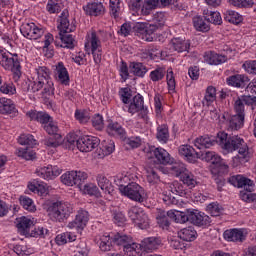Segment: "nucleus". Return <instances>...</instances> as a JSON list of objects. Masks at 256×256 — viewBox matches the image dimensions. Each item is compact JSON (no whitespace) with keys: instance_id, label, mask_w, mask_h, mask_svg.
Returning a JSON list of instances; mask_svg holds the SVG:
<instances>
[{"instance_id":"nucleus-1","label":"nucleus","mask_w":256,"mask_h":256,"mask_svg":"<svg viewBox=\"0 0 256 256\" xmlns=\"http://www.w3.org/2000/svg\"><path fill=\"white\" fill-rule=\"evenodd\" d=\"M224 151H227V153L238 151V155L232 158L233 167H239V165H243L251 159L249 146H247L243 138L237 135L229 137L228 144L224 147Z\"/></svg>"},{"instance_id":"nucleus-2","label":"nucleus","mask_w":256,"mask_h":256,"mask_svg":"<svg viewBox=\"0 0 256 256\" xmlns=\"http://www.w3.org/2000/svg\"><path fill=\"white\" fill-rule=\"evenodd\" d=\"M35 73L37 77L33 82L32 91L37 93V91L43 89L44 93H47L48 95L54 93L55 86L53 84V79H51V70L46 66H39L35 69Z\"/></svg>"},{"instance_id":"nucleus-3","label":"nucleus","mask_w":256,"mask_h":256,"mask_svg":"<svg viewBox=\"0 0 256 256\" xmlns=\"http://www.w3.org/2000/svg\"><path fill=\"white\" fill-rule=\"evenodd\" d=\"M101 33L95 30H90L86 35L85 51L88 55H92L96 65L101 63L103 59V45L101 44Z\"/></svg>"},{"instance_id":"nucleus-4","label":"nucleus","mask_w":256,"mask_h":256,"mask_svg":"<svg viewBox=\"0 0 256 256\" xmlns=\"http://www.w3.org/2000/svg\"><path fill=\"white\" fill-rule=\"evenodd\" d=\"M73 213V206L69 202H53L47 208V214L52 221H63Z\"/></svg>"},{"instance_id":"nucleus-5","label":"nucleus","mask_w":256,"mask_h":256,"mask_svg":"<svg viewBox=\"0 0 256 256\" xmlns=\"http://www.w3.org/2000/svg\"><path fill=\"white\" fill-rule=\"evenodd\" d=\"M0 65L6 71H12L15 77H21V63L19 56L10 52L0 51Z\"/></svg>"},{"instance_id":"nucleus-6","label":"nucleus","mask_w":256,"mask_h":256,"mask_svg":"<svg viewBox=\"0 0 256 256\" xmlns=\"http://www.w3.org/2000/svg\"><path fill=\"white\" fill-rule=\"evenodd\" d=\"M20 32L26 39L38 41V39L45 35V28L35 24V22L25 21L20 26Z\"/></svg>"},{"instance_id":"nucleus-7","label":"nucleus","mask_w":256,"mask_h":256,"mask_svg":"<svg viewBox=\"0 0 256 256\" xmlns=\"http://www.w3.org/2000/svg\"><path fill=\"white\" fill-rule=\"evenodd\" d=\"M165 189L169 191L163 192V201L166 203V205H174L175 203V197L171 195H179L180 197H185L187 195V189H185V186L183 184L179 183V181H174L172 183L166 184Z\"/></svg>"},{"instance_id":"nucleus-8","label":"nucleus","mask_w":256,"mask_h":256,"mask_svg":"<svg viewBox=\"0 0 256 256\" xmlns=\"http://www.w3.org/2000/svg\"><path fill=\"white\" fill-rule=\"evenodd\" d=\"M120 193L124 195V197H128V199L137 201L138 203L145 201V189L135 182H131L126 185V187H122Z\"/></svg>"},{"instance_id":"nucleus-9","label":"nucleus","mask_w":256,"mask_h":256,"mask_svg":"<svg viewBox=\"0 0 256 256\" xmlns=\"http://www.w3.org/2000/svg\"><path fill=\"white\" fill-rule=\"evenodd\" d=\"M128 217L136 227H139V229L149 228V216H147L142 208H139L138 206L131 207L128 210Z\"/></svg>"},{"instance_id":"nucleus-10","label":"nucleus","mask_w":256,"mask_h":256,"mask_svg":"<svg viewBox=\"0 0 256 256\" xmlns=\"http://www.w3.org/2000/svg\"><path fill=\"white\" fill-rule=\"evenodd\" d=\"M127 107L128 113H130V115H135V113H138L139 119H142L144 123H149V116H147V111L143 109L144 100L141 94L134 96L132 102Z\"/></svg>"},{"instance_id":"nucleus-11","label":"nucleus","mask_w":256,"mask_h":256,"mask_svg":"<svg viewBox=\"0 0 256 256\" xmlns=\"http://www.w3.org/2000/svg\"><path fill=\"white\" fill-rule=\"evenodd\" d=\"M99 142V138L95 136H82L77 140V149L82 153H90V151L99 147Z\"/></svg>"},{"instance_id":"nucleus-12","label":"nucleus","mask_w":256,"mask_h":256,"mask_svg":"<svg viewBox=\"0 0 256 256\" xmlns=\"http://www.w3.org/2000/svg\"><path fill=\"white\" fill-rule=\"evenodd\" d=\"M135 31L137 32L138 37H141L143 41H153V35L157 31L156 24H150L147 26L145 23H136L134 26Z\"/></svg>"},{"instance_id":"nucleus-13","label":"nucleus","mask_w":256,"mask_h":256,"mask_svg":"<svg viewBox=\"0 0 256 256\" xmlns=\"http://www.w3.org/2000/svg\"><path fill=\"white\" fill-rule=\"evenodd\" d=\"M89 223V212L86 210H79L75 219L68 223V229H76L77 231H83Z\"/></svg>"},{"instance_id":"nucleus-14","label":"nucleus","mask_w":256,"mask_h":256,"mask_svg":"<svg viewBox=\"0 0 256 256\" xmlns=\"http://www.w3.org/2000/svg\"><path fill=\"white\" fill-rule=\"evenodd\" d=\"M188 221L198 227H207V225H211V218L208 215H205V213H201L199 210L195 209H189Z\"/></svg>"},{"instance_id":"nucleus-15","label":"nucleus","mask_w":256,"mask_h":256,"mask_svg":"<svg viewBox=\"0 0 256 256\" xmlns=\"http://www.w3.org/2000/svg\"><path fill=\"white\" fill-rule=\"evenodd\" d=\"M35 173L38 177H41V179L49 181L51 179H55V177H59V175H61V169L58 166L48 165L38 167Z\"/></svg>"},{"instance_id":"nucleus-16","label":"nucleus","mask_w":256,"mask_h":256,"mask_svg":"<svg viewBox=\"0 0 256 256\" xmlns=\"http://www.w3.org/2000/svg\"><path fill=\"white\" fill-rule=\"evenodd\" d=\"M224 239L233 243H243L247 239V231L245 229H229L224 232Z\"/></svg>"},{"instance_id":"nucleus-17","label":"nucleus","mask_w":256,"mask_h":256,"mask_svg":"<svg viewBox=\"0 0 256 256\" xmlns=\"http://www.w3.org/2000/svg\"><path fill=\"white\" fill-rule=\"evenodd\" d=\"M230 183L234 185V187H238L239 189L243 188L244 191H253L255 189V184L253 180L246 178L243 175L232 176L230 179Z\"/></svg>"},{"instance_id":"nucleus-18","label":"nucleus","mask_w":256,"mask_h":256,"mask_svg":"<svg viewBox=\"0 0 256 256\" xmlns=\"http://www.w3.org/2000/svg\"><path fill=\"white\" fill-rule=\"evenodd\" d=\"M179 155L185 157L188 163H195L199 159V152L195 151V148L191 145H181L178 148Z\"/></svg>"},{"instance_id":"nucleus-19","label":"nucleus","mask_w":256,"mask_h":256,"mask_svg":"<svg viewBox=\"0 0 256 256\" xmlns=\"http://www.w3.org/2000/svg\"><path fill=\"white\" fill-rule=\"evenodd\" d=\"M150 153L154 155L155 159L161 165H169V163H171V155H169V152L163 148H156L151 146Z\"/></svg>"},{"instance_id":"nucleus-20","label":"nucleus","mask_w":256,"mask_h":256,"mask_svg":"<svg viewBox=\"0 0 256 256\" xmlns=\"http://www.w3.org/2000/svg\"><path fill=\"white\" fill-rule=\"evenodd\" d=\"M83 9L87 15L92 17H99L105 13V6H103V3L101 2L88 3L83 6Z\"/></svg>"},{"instance_id":"nucleus-21","label":"nucleus","mask_w":256,"mask_h":256,"mask_svg":"<svg viewBox=\"0 0 256 256\" xmlns=\"http://www.w3.org/2000/svg\"><path fill=\"white\" fill-rule=\"evenodd\" d=\"M16 227L20 235L27 237L31 231V227H33V221L29 217L22 216L17 219Z\"/></svg>"},{"instance_id":"nucleus-22","label":"nucleus","mask_w":256,"mask_h":256,"mask_svg":"<svg viewBox=\"0 0 256 256\" xmlns=\"http://www.w3.org/2000/svg\"><path fill=\"white\" fill-rule=\"evenodd\" d=\"M26 115L29 117L30 121H37V123H41L43 127L53 119L47 112H37L35 110L28 111Z\"/></svg>"},{"instance_id":"nucleus-23","label":"nucleus","mask_w":256,"mask_h":256,"mask_svg":"<svg viewBox=\"0 0 256 256\" xmlns=\"http://www.w3.org/2000/svg\"><path fill=\"white\" fill-rule=\"evenodd\" d=\"M56 80L62 85H69V72L63 62H59L54 70Z\"/></svg>"},{"instance_id":"nucleus-24","label":"nucleus","mask_w":256,"mask_h":256,"mask_svg":"<svg viewBox=\"0 0 256 256\" xmlns=\"http://www.w3.org/2000/svg\"><path fill=\"white\" fill-rule=\"evenodd\" d=\"M227 85L243 89L249 83V77L243 74H235L226 79Z\"/></svg>"},{"instance_id":"nucleus-25","label":"nucleus","mask_w":256,"mask_h":256,"mask_svg":"<svg viewBox=\"0 0 256 256\" xmlns=\"http://www.w3.org/2000/svg\"><path fill=\"white\" fill-rule=\"evenodd\" d=\"M204 61L208 65H221V63L227 62V56L208 51L204 53Z\"/></svg>"},{"instance_id":"nucleus-26","label":"nucleus","mask_w":256,"mask_h":256,"mask_svg":"<svg viewBox=\"0 0 256 256\" xmlns=\"http://www.w3.org/2000/svg\"><path fill=\"white\" fill-rule=\"evenodd\" d=\"M245 125V114H236L228 119V129L230 131H239Z\"/></svg>"},{"instance_id":"nucleus-27","label":"nucleus","mask_w":256,"mask_h":256,"mask_svg":"<svg viewBox=\"0 0 256 256\" xmlns=\"http://www.w3.org/2000/svg\"><path fill=\"white\" fill-rule=\"evenodd\" d=\"M215 143H217L215 137L209 135L199 136L194 140V146L197 147V149H209L213 147Z\"/></svg>"},{"instance_id":"nucleus-28","label":"nucleus","mask_w":256,"mask_h":256,"mask_svg":"<svg viewBox=\"0 0 256 256\" xmlns=\"http://www.w3.org/2000/svg\"><path fill=\"white\" fill-rule=\"evenodd\" d=\"M135 179H137L136 175H133V174L127 172L126 174H118L115 177L114 182L119 187V191L121 193V189H123V187H127V185H129V183H133V181H135Z\"/></svg>"},{"instance_id":"nucleus-29","label":"nucleus","mask_w":256,"mask_h":256,"mask_svg":"<svg viewBox=\"0 0 256 256\" xmlns=\"http://www.w3.org/2000/svg\"><path fill=\"white\" fill-rule=\"evenodd\" d=\"M95 241L99 245L101 251H111V247H113V241L111 240V235H109V233L99 234L96 236Z\"/></svg>"},{"instance_id":"nucleus-30","label":"nucleus","mask_w":256,"mask_h":256,"mask_svg":"<svg viewBox=\"0 0 256 256\" xmlns=\"http://www.w3.org/2000/svg\"><path fill=\"white\" fill-rule=\"evenodd\" d=\"M17 108L15 107V103L13 100L0 97V114L1 115H11V113H15Z\"/></svg>"},{"instance_id":"nucleus-31","label":"nucleus","mask_w":256,"mask_h":256,"mask_svg":"<svg viewBox=\"0 0 256 256\" xmlns=\"http://www.w3.org/2000/svg\"><path fill=\"white\" fill-rule=\"evenodd\" d=\"M59 34L63 35V33H73L75 29H77V26L73 23H69V19L67 18V15H65V12L62 13V16L60 17V24L58 25Z\"/></svg>"},{"instance_id":"nucleus-32","label":"nucleus","mask_w":256,"mask_h":256,"mask_svg":"<svg viewBox=\"0 0 256 256\" xmlns=\"http://www.w3.org/2000/svg\"><path fill=\"white\" fill-rule=\"evenodd\" d=\"M96 181L98 187H100V189L104 191V193L111 195L113 191H115L111 181H109V179H107L103 174H98L96 176Z\"/></svg>"},{"instance_id":"nucleus-33","label":"nucleus","mask_w":256,"mask_h":256,"mask_svg":"<svg viewBox=\"0 0 256 256\" xmlns=\"http://www.w3.org/2000/svg\"><path fill=\"white\" fill-rule=\"evenodd\" d=\"M167 215L169 219H172L176 223H187V221H189V209H187L185 212L169 210Z\"/></svg>"},{"instance_id":"nucleus-34","label":"nucleus","mask_w":256,"mask_h":256,"mask_svg":"<svg viewBox=\"0 0 256 256\" xmlns=\"http://www.w3.org/2000/svg\"><path fill=\"white\" fill-rule=\"evenodd\" d=\"M106 131L108 135H111L112 137H123L126 132L123 126L119 124L118 122L110 121L107 125Z\"/></svg>"},{"instance_id":"nucleus-35","label":"nucleus","mask_w":256,"mask_h":256,"mask_svg":"<svg viewBox=\"0 0 256 256\" xmlns=\"http://www.w3.org/2000/svg\"><path fill=\"white\" fill-rule=\"evenodd\" d=\"M113 151H115V142H103L101 147L97 150L98 159H105V157H109Z\"/></svg>"},{"instance_id":"nucleus-36","label":"nucleus","mask_w":256,"mask_h":256,"mask_svg":"<svg viewBox=\"0 0 256 256\" xmlns=\"http://www.w3.org/2000/svg\"><path fill=\"white\" fill-rule=\"evenodd\" d=\"M171 47L172 49H174V51H177L178 53H183L185 51H189V48L191 47V43L189 42V40L174 38L172 39Z\"/></svg>"},{"instance_id":"nucleus-37","label":"nucleus","mask_w":256,"mask_h":256,"mask_svg":"<svg viewBox=\"0 0 256 256\" xmlns=\"http://www.w3.org/2000/svg\"><path fill=\"white\" fill-rule=\"evenodd\" d=\"M123 251L125 255L128 256H141V253L143 251V246L139 243L133 242L131 240V243H128L124 248Z\"/></svg>"},{"instance_id":"nucleus-38","label":"nucleus","mask_w":256,"mask_h":256,"mask_svg":"<svg viewBox=\"0 0 256 256\" xmlns=\"http://www.w3.org/2000/svg\"><path fill=\"white\" fill-rule=\"evenodd\" d=\"M217 101V89L213 86H208L205 91L204 99L202 101L203 105L209 107Z\"/></svg>"},{"instance_id":"nucleus-39","label":"nucleus","mask_w":256,"mask_h":256,"mask_svg":"<svg viewBox=\"0 0 256 256\" xmlns=\"http://www.w3.org/2000/svg\"><path fill=\"white\" fill-rule=\"evenodd\" d=\"M180 179L182 183L189 189H195V187H197V177L193 175L192 172H189V170L183 172V174L180 176Z\"/></svg>"},{"instance_id":"nucleus-40","label":"nucleus","mask_w":256,"mask_h":256,"mask_svg":"<svg viewBox=\"0 0 256 256\" xmlns=\"http://www.w3.org/2000/svg\"><path fill=\"white\" fill-rule=\"evenodd\" d=\"M16 155L21 159H25V161H33V159H37V153L31 147L18 148L16 150Z\"/></svg>"},{"instance_id":"nucleus-41","label":"nucleus","mask_w":256,"mask_h":256,"mask_svg":"<svg viewBox=\"0 0 256 256\" xmlns=\"http://www.w3.org/2000/svg\"><path fill=\"white\" fill-rule=\"evenodd\" d=\"M178 235L183 241H195L197 239V231L193 226L183 228L179 231Z\"/></svg>"},{"instance_id":"nucleus-42","label":"nucleus","mask_w":256,"mask_h":256,"mask_svg":"<svg viewBox=\"0 0 256 256\" xmlns=\"http://www.w3.org/2000/svg\"><path fill=\"white\" fill-rule=\"evenodd\" d=\"M192 23L194 29L200 31V33H207L211 29V26H209L201 16H194L192 18Z\"/></svg>"},{"instance_id":"nucleus-43","label":"nucleus","mask_w":256,"mask_h":256,"mask_svg":"<svg viewBox=\"0 0 256 256\" xmlns=\"http://www.w3.org/2000/svg\"><path fill=\"white\" fill-rule=\"evenodd\" d=\"M161 246V240L159 238H146L142 241V249L144 251H155Z\"/></svg>"},{"instance_id":"nucleus-44","label":"nucleus","mask_w":256,"mask_h":256,"mask_svg":"<svg viewBox=\"0 0 256 256\" xmlns=\"http://www.w3.org/2000/svg\"><path fill=\"white\" fill-rule=\"evenodd\" d=\"M169 137V126H167V124H162L157 127L156 139L160 143H168Z\"/></svg>"},{"instance_id":"nucleus-45","label":"nucleus","mask_w":256,"mask_h":256,"mask_svg":"<svg viewBox=\"0 0 256 256\" xmlns=\"http://www.w3.org/2000/svg\"><path fill=\"white\" fill-rule=\"evenodd\" d=\"M129 68L136 77H145L148 71L147 66L141 62H131Z\"/></svg>"},{"instance_id":"nucleus-46","label":"nucleus","mask_w":256,"mask_h":256,"mask_svg":"<svg viewBox=\"0 0 256 256\" xmlns=\"http://www.w3.org/2000/svg\"><path fill=\"white\" fill-rule=\"evenodd\" d=\"M19 202L23 209L29 211L30 213H35L37 211V206H35V202H33V199L27 196H20Z\"/></svg>"},{"instance_id":"nucleus-47","label":"nucleus","mask_w":256,"mask_h":256,"mask_svg":"<svg viewBox=\"0 0 256 256\" xmlns=\"http://www.w3.org/2000/svg\"><path fill=\"white\" fill-rule=\"evenodd\" d=\"M44 131L48 133V135H54L57 139H61V134H59V126H57V122L51 119L46 125L43 126Z\"/></svg>"},{"instance_id":"nucleus-48","label":"nucleus","mask_w":256,"mask_h":256,"mask_svg":"<svg viewBox=\"0 0 256 256\" xmlns=\"http://www.w3.org/2000/svg\"><path fill=\"white\" fill-rule=\"evenodd\" d=\"M224 15L225 21H228V23H233L234 25H239V23L243 21V16L233 10H227Z\"/></svg>"},{"instance_id":"nucleus-49","label":"nucleus","mask_w":256,"mask_h":256,"mask_svg":"<svg viewBox=\"0 0 256 256\" xmlns=\"http://www.w3.org/2000/svg\"><path fill=\"white\" fill-rule=\"evenodd\" d=\"M84 195H90V197H101L99 187L93 183L85 184L82 188Z\"/></svg>"},{"instance_id":"nucleus-50","label":"nucleus","mask_w":256,"mask_h":256,"mask_svg":"<svg viewBox=\"0 0 256 256\" xmlns=\"http://www.w3.org/2000/svg\"><path fill=\"white\" fill-rule=\"evenodd\" d=\"M59 39L61 41L60 47L67 48V49H73L74 47V41L73 35L69 33H62L59 34Z\"/></svg>"},{"instance_id":"nucleus-51","label":"nucleus","mask_w":256,"mask_h":256,"mask_svg":"<svg viewBox=\"0 0 256 256\" xmlns=\"http://www.w3.org/2000/svg\"><path fill=\"white\" fill-rule=\"evenodd\" d=\"M165 73H167V72L165 71V68H163V67H158V68L154 69L149 74L150 81H152L153 83L163 81V79H165Z\"/></svg>"},{"instance_id":"nucleus-52","label":"nucleus","mask_w":256,"mask_h":256,"mask_svg":"<svg viewBox=\"0 0 256 256\" xmlns=\"http://www.w3.org/2000/svg\"><path fill=\"white\" fill-rule=\"evenodd\" d=\"M156 221L159 225V227L163 229H169V215H167L166 211L159 210L158 214L156 216Z\"/></svg>"},{"instance_id":"nucleus-53","label":"nucleus","mask_w":256,"mask_h":256,"mask_svg":"<svg viewBox=\"0 0 256 256\" xmlns=\"http://www.w3.org/2000/svg\"><path fill=\"white\" fill-rule=\"evenodd\" d=\"M112 241H113L114 245L122 246L124 249V247H127L128 243H131V241H133V238L128 235H123V234L117 233L116 235H114Z\"/></svg>"},{"instance_id":"nucleus-54","label":"nucleus","mask_w":256,"mask_h":256,"mask_svg":"<svg viewBox=\"0 0 256 256\" xmlns=\"http://www.w3.org/2000/svg\"><path fill=\"white\" fill-rule=\"evenodd\" d=\"M229 5L238 9H249L255 5L253 0H228Z\"/></svg>"},{"instance_id":"nucleus-55","label":"nucleus","mask_w":256,"mask_h":256,"mask_svg":"<svg viewBox=\"0 0 256 256\" xmlns=\"http://www.w3.org/2000/svg\"><path fill=\"white\" fill-rule=\"evenodd\" d=\"M74 117L76 121L80 122L82 125H85L91 121V113H89L87 110H76Z\"/></svg>"},{"instance_id":"nucleus-56","label":"nucleus","mask_w":256,"mask_h":256,"mask_svg":"<svg viewBox=\"0 0 256 256\" xmlns=\"http://www.w3.org/2000/svg\"><path fill=\"white\" fill-rule=\"evenodd\" d=\"M206 21L208 23H213V25H221L223 19L221 18V14L219 12H207L204 13Z\"/></svg>"},{"instance_id":"nucleus-57","label":"nucleus","mask_w":256,"mask_h":256,"mask_svg":"<svg viewBox=\"0 0 256 256\" xmlns=\"http://www.w3.org/2000/svg\"><path fill=\"white\" fill-rule=\"evenodd\" d=\"M76 177L77 174L75 173V171L66 172L61 176V181L64 185H67L68 187H73V185H76Z\"/></svg>"},{"instance_id":"nucleus-58","label":"nucleus","mask_w":256,"mask_h":256,"mask_svg":"<svg viewBox=\"0 0 256 256\" xmlns=\"http://www.w3.org/2000/svg\"><path fill=\"white\" fill-rule=\"evenodd\" d=\"M0 93L3 95H15L17 93V87L13 82H5L3 85L0 86Z\"/></svg>"},{"instance_id":"nucleus-59","label":"nucleus","mask_w":256,"mask_h":256,"mask_svg":"<svg viewBox=\"0 0 256 256\" xmlns=\"http://www.w3.org/2000/svg\"><path fill=\"white\" fill-rule=\"evenodd\" d=\"M159 53H157V49L154 46H148L141 50L142 59H155Z\"/></svg>"},{"instance_id":"nucleus-60","label":"nucleus","mask_w":256,"mask_h":256,"mask_svg":"<svg viewBox=\"0 0 256 256\" xmlns=\"http://www.w3.org/2000/svg\"><path fill=\"white\" fill-rule=\"evenodd\" d=\"M207 211L212 217H219L223 213V207L217 202H212L207 206Z\"/></svg>"},{"instance_id":"nucleus-61","label":"nucleus","mask_w":256,"mask_h":256,"mask_svg":"<svg viewBox=\"0 0 256 256\" xmlns=\"http://www.w3.org/2000/svg\"><path fill=\"white\" fill-rule=\"evenodd\" d=\"M18 143L20 145H30L33 147V145H37V140H35L31 134H22L18 139Z\"/></svg>"},{"instance_id":"nucleus-62","label":"nucleus","mask_w":256,"mask_h":256,"mask_svg":"<svg viewBox=\"0 0 256 256\" xmlns=\"http://www.w3.org/2000/svg\"><path fill=\"white\" fill-rule=\"evenodd\" d=\"M48 233H49V230H47V228L38 227L31 230L29 232V235L26 237H35V238L40 237L42 239H45V236H47Z\"/></svg>"},{"instance_id":"nucleus-63","label":"nucleus","mask_w":256,"mask_h":256,"mask_svg":"<svg viewBox=\"0 0 256 256\" xmlns=\"http://www.w3.org/2000/svg\"><path fill=\"white\" fill-rule=\"evenodd\" d=\"M240 199H242V201H245L246 203H255L256 194L252 193V191L242 190L240 192Z\"/></svg>"},{"instance_id":"nucleus-64","label":"nucleus","mask_w":256,"mask_h":256,"mask_svg":"<svg viewBox=\"0 0 256 256\" xmlns=\"http://www.w3.org/2000/svg\"><path fill=\"white\" fill-rule=\"evenodd\" d=\"M242 69L250 75H256V60L245 61L242 65Z\"/></svg>"}]
</instances>
